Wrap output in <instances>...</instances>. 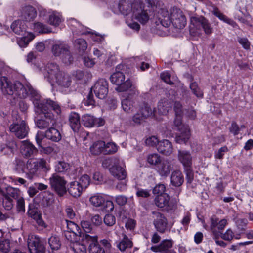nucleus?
<instances>
[{"label": "nucleus", "mask_w": 253, "mask_h": 253, "mask_svg": "<svg viewBox=\"0 0 253 253\" xmlns=\"http://www.w3.org/2000/svg\"><path fill=\"white\" fill-rule=\"evenodd\" d=\"M0 88L4 95L13 98L11 103H16L18 98L30 97L34 105L36 113L43 114L41 119H37L36 124L40 129H44L53 126L56 121L54 115L48 112L52 109L57 114L61 113L59 105L50 99H41L40 95L29 84H23L19 81L11 82L5 77H2L0 80Z\"/></svg>", "instance_id": "nucleus-1"}, {"label": "nucleus", "mask_w": 253, "mask_h": 253, "mask_svg": "<svg viewBox=\"0 0 253 253\" xmlns=\"http://www.w3.org/2000/svg\"><path fill=\"white\" fill-rule=\"evenodd\" d=\"M14 164L15 170L18 173H25L26 177L31 180L37 176L39 168L46 172L50 169V165L43 158H31L26 163L21 159L16 158Z\"/></svg>", "instance_id": "nucleus-2"}, {"label": "nucleus", "mask_w": 253, "mask_h": 253, "mask_svg": "<svg viewBox=\"0 0 253 253\" xmlns=\"http://www.w3.org/2000/svg\"><path fill=\"white\" fill-rule=\"evenodd\" d=\"M157 25L161 24L168 27L171 23L177 28L182 29L186 24V19L183 12L177 8L173 7L170 10V14L165 7L160 8L157 12Z\"/></svg>", "instance_id": "nucleus-3"}, {"label": "nucleus", "mask_w": 253, "mask_h": 253, "mask_svg": "<svg viewBox=\"0 0 253 253\" xmlns=\"http://www.w3.org/2000/svg\"><path fill=\"white\" fill-rule=\"evenodd\" d=\"M47 78L51 84L56 83L61 89L69 88L72 84V78L68 73L60 70L58 65L48 63L46 66Z\"/></svg>", "instance_id": "nucleus-4"}, {"label": "nucleus", "mask_w": 253, "mask_h": 253, "mask_svg": "<svg viewBox=\"0 0 253 253\" xmlns=\"http://www.w3.org/2000/svg\"><path fill=\"white\" fill-rule=\"evenodd\" d=\"M210 229L214 235V239L216 244L221 247H225L227 244L222 240H218V237L221 234L220 231L224 229L227 224V221L226 219H222L219 220L218 218L216 216H212L210 218Z\"/></svg>", "instance_id": "nucleus-5"}, {"label": "nucleus", "mask_w": 253, "mask_h": 253, "mask_svg": "<svg viewBox=\"0 0 253 253\" xmlns=\"http://www.w3.org/2000/svg\"><path fill=\"white\" fill-rule=\"evenodd\" d=\"M89 183V177L84 174L82 176L78 181L70 182L68 185V191L73 197H79L88 187Z\"/></svg>", "instance_id": "nucleus-6"}, {"label": "nucleus", "mask_w": 253, "mask_h": 253, "mask_svg": "<svg viewBox=\"0 0 253 253\" xmlns=\"http://www.w3.org/2000/svg\"><path fill=\"white\" fill-rule=\"evenodd\" d=\"M52 52L55 56H60L63 62L66 65L70 64L73 60L69 46L63 42L59 41L55 43L52 45Z\"/></svg>", "instance_id": "nucleus-7"}, {"label": "nucleus", "mask_w": 253, "mask_h": 253, "mask_svg": "<svg viewBox=\"0 0 253 253\" xmlns=\"http://www.w3.org/2000/svg\"><path fill=\"white\" fill-rule=\"evenodd\" d=\"M111 82L117 86L116 90L118 92L126 91L132 86L130 80L127 79L126 81L124 73L119 71H116L110 76Z\"/></svg>", "instance_id": "nucleus-8"}, {"label": "nucleus", "mask_w": 253, "mask_h": 253, "mask_svg": "<svg viewBox=\"0 0 253 253\" xmlns=\"http://www.w3.org/2000/svg\"><path fill=\"white\" fill-rule=\"evenodd\" d=\"M9 130L19 139H23L27 136L29 127L24 120L17 118L9 126Z\"/></svg>", "instance_id": "nucleus-9"}, {"label": "nucleus", "mask_w": 253, "mask_h": 253, "mask_svg": "<svg viewBox=\"0 0 253 253\" xmlns=\"http://www.w3.org/2000/svg\"><path fill=\"white\" fill-rule=\"evenodd\" d=\"M50 185L58 195L61 196L66 193V181L57 173H53L49 178Z\"/></svg>", "instance_id": "nucleus-10"}, {"label": "nucleus", "mask_w": 253, "mask_h": 253, "mask_svg": "<svg viewBox=\"0 0 253 253\" xmlns=\"http://www.w3.org/2000/svg\"><path fill=\"white\" fill-rule=\"evenodd\" d=\"M91 204L95 207H100L102 211L107 212L112 211L114 209V204L112 201L105 200L103 195L97 194L92 196L89 198Z\"/></svg>", "instance_id": "nucleus-11"}, {"label": "nucleus", "mask_w": 253, "mask_h": 253, "mask_svg": "<svg viewBox=\"0 0 253 253\" xmlns=\"http://www.w3.org/2000/svg\"><path fill=\"white\" fill-rule=\"evenodd\" d=\"M190 30L195 28L197 29H200L202 27L205 34H211L212 33V28L210 24L203 16H192L190 18Z\"/></svg>", "instance_id": "nucleus-12"}, {"label": "nucleus", "mask_w": 253, "mask_h": 253, "mask_svg": "<svg viewBox=\"0 0 253 253\" xmlns=\"http://www.w3.org/2000/svg\"><path fill=\"white\" fill-rule=\"evenodd\" d=\"M27 244L31 253H45L44 242L38 236H29Z\"/></svg>", "instance_id": "nucleus-13"}, {"label": "nucleus", "mask_w": 253, "mask_h": 253, "mask_svg": "<svg viewBox=\"0 0 253 253\" xmlns=\"http://www.w3.org/2000/svg\"><path fill=\"white\" fill-rule=\"evenodd\" d=\"M156 206L160 208H165L168 211L174 210L176 208V202L170 200L169 196L167 194L157 195L154 200Z\"/></svg>", "instance_id": "nucleus-14"}, {"label": "nucleus", "mask_w": 253, "mask_h": 253, "mask_svg": "<svg viewBox=\"0 0 253 253\" xmlns=\"http://www.w3.org/2000/svg\"><path fill=\"white\" fill-rule=\"evenodd\" d=\"M82 241L88 243V253H105L104 249L98 243L96 235L84 234Z\"/></svg>", "instance_id": "nucleus-15"}, {"label": "nucleus", "mask_w": 253, "mask_h": 253, "mask_svg": "<svg viewBox=\"0 0 253 253\" xmlns=\"http://www.w3.org/2000/svg\"><path fill=\"white\" fill-rule=\"evenodd\" d=\"M108 84L107 81L104 79L98 80L92 87L96 96L101 99H104L108 92Z\"/></svg>", "instance_id": "nucleus-16"}, {"label": "nucleus", "mask_w": 253, "mask_h": 253, "mask_svg": "<svg viewBox=\"0 0 253 253\" xmlns=\"http://www.w3.org/2000/svg\"><path fill=\"white\" fill-rule=\"evenodd\" d=\"M173 241L172 239H164L158 245L153 246L151 247V251L161 253H176L172 249Z\"/></svg>", "instance_id": "nucleus-17"}, {"label": "nucleus", "mask_w": 253, "mask_h": 253, "mask_svg": "<svg viewBox=\"0 0 253 253\" xmlns=\"http://www.w3.org/2000/svg\"><path fill=\"white\" fill-rule=\"evenodd\" d=\"M113 165L109 169L111 174L118 180L124 179L126 175L124 168L120 166V161L117 158L112 159Z\"/></svg>", "instance_id": "nucleus-18"}, {"label": "nucleus", "mask_w": 253, "mask_h": 253, "mask_svg": "<svg viewBox=\"0 0 253 253\" xmlns=\"http://www.w3.org/2000/svg\"><path fill=\"white\" fill-rule=\"evenodd\" d=\"M153 224L156 230L160 233L165 232L167 226L168 222L165 216L159 212H153Z\"/></svg>", "instance_id": "nucleus-19"}, {"label": "nucleus", "mask_w": 253, "mask_h": 253, "mask_svg": "<svg viewBox=\"0 0 253 253\" xmlns=\"http://www.w3.org/2000/svg\"><path fill=\"white\" fill-rule=\"evenodd\" d=\"M82 121L83 124L88 127H99L103 126L105 124V121L102 118H95L93 116L88 114L83 115Z\"/></svg>", "instance_id": "nucleus-20"}, {"label": "nucleus", "mask_w": 253, "mask_h": 253, "mask_svg": "<svg viewBox=\"0 0 253 253\" xmlns=\"http://www.w3.org/2000/svg\"><path fill=\"white\" fill-rule=\"evenodd\" d=\"M133 16L142 24L146 23L149 19V15L146 10L143 9L142 4L136 7L133 5Z\"/></svg>", "instance_id": "nucleus-21"}, {"label": "nucleus", "mask_w": 253, "mask_h": 253, "mask_svg": "<svg viewBox=\"0 0 253 253\" xmlns=\"http://www.w3.org/2000/svg\"><path fill=\"white\" fill-rule=\"evenodd\" d=\"M21 143L20 151L24 157H30L37 153V148L29 141H22Z\"/></svg>", "instance_id": "nucleus-22"}, {"label": "nucleus", "mask_w": 253, "mask_h": 253, "mask_svg": "<svg viewBox=\"0 0 253 253\" xmlns=\"http://www.w3.org/2000/svg\"><path fill=\"white\" fill-rule=\"evenodd\" d=\"M177 158L184 168H191L192 165V157L189 151L179 150L178 151Z\"/></svg>", "instance_id": "nucleus-23"}, {"label": "nucleus", "mask_w": 253, "mask_h": 253, "mask_svg": "<svg viewBox=\"0 0 253 253\" xmlns=\"http://www.w3.org/2000/svg\"><path fill=\"white\" fill-rule=\"evenodd\" d=\"M156 169L161 176H167L172 169L171 162L169 160H162L156 166Z\"/></svg>", "instance_id": "nucleus-24"}, {"label": "nucleus", "mask_w": 253, "mask_h": 253, "mask_svg": "<svg viewBox=\"0 0 253 253\" xmlns=\"http://www.w3.org/2000/svg\"><path fill=\"white\" fill-rule=\"evenodd\" d=\"M37 15V12L35 9L31 6H26L22 7L20 17L23 20L26 21H31L33 20Z\"/></svg>", "instance_id": "nucleus-25"}, {"label": "nucleus", "mask_w": 253, "mask_h": 253, "mask_svg": "<svg viewBox=\"0 0 253 253\" xmlns=\"http://www.w3.org/2000/svg\"><path fill=\"white\" fill-rule=\"evenodd\" d=\"M158 151L165 155H169L173 151L171 142L168 140L159 141L157 145Z\"/></svg>", "instance_id": "nucleus-26"}, {"label": "nucleus", "mask_w": 253, "mask_h": 253, "mask_svg": "<svg viewBox=\"0 0 253 253\" xmlns=\"http://www.w3.org/2000/svg\"><path fill=\"white\" fill-rule=\"evenodd\" d=\"M121 105L123 110L127 113H131L135 109L134 100L130 96L124 97L122 99Z\"/></svg>", "instance_id": "nucleus-27"}, {"label": "nucleus", "mask_w": 253, "mask_h": 253, "mask_svg": "<svg viewBox=\"0 0 253 253\" xmlns=\"http://www.w3.org/2000/svg\"><path fill=\"white\" fill-rule=\"evenodd\" d=\"M0 193L3 196L17 199L21 197V191L17 188L10 186L7 187L3 190L0 187Z\"/></svg>", "instance_id": "nucleus-28"}, {"label": "nucleus", "mask_w": 253, "mask_h": 253, "mask_svg": "<svg viewBox=\"0 0 253 253\" xmlns=\"http://www.w3.org/2000/svg\"><path fill=\"white\" fill-rule=\"evenodd\" d=\"M178 133L175 137V141L177 143H186L190 138V130L188 126H184L182 130H178Z\"/></svg>", "instance_id": "nucleus-29"}, {"label": "nucleus", "mask_w": 253, "mask_h": 253, "mask_svg": "<svg viewBox=\"0 0 253 253\" xmlns=\"http://www.w3.org/2000/svg\"><path fill=\"white\" fill-rule=\"evenodd\" d=\"M212 13L220 20L232 26L233 27H236L238 26L235 21L221 13L217 7L213 6Z\"/></svg>", "instance_id": "nucleus-30"}, {"label": "nucleus", "mask_w": 253, "mask_h": 253, "mask_svg": "<svg viewBox=\"0 0 253 253\" xmlns=\"http://www.w3.org/2000/svg\"><path fill=\"white\" fill-rule=\"evenodd\" d=\"M11 28L17 35H24L26 34V25L23 21L19 20L13 22Z\"/></svg>", "instance_id": "nucleus-31"}, {"label": "nucleus", "mask_w": 253, "mask_h": 253, "mask_svg": "<svg viewBox=\"0 0 253 253\" xmlns=\"http://www.w3.org/2000/svg\"><path fill=\"white\" fill-rule=\"evenodd\" d=\"M69 123L71 127L75 132L79 130L80 127V116L78 113L72 112L69 116Z\"/></svg>", "instance_id": "nucleus-32"}, {"label": "nucleus", "mask_w": 253, "mask_h": 253, "mask_svg": "<svg viewBox=\"0 0 253 253\" xmlns=\"http://www.w3.org/2000/svg\"><path fill=\"white\" fill-rule=\"evenodd\" d=\"M171 183L175 186H180L184 182V178L180 170L172 172L170 177Z\"/></svg>", "instance_id": "nucleus-33"}, {"label": "nucleus", "mask_w": 253, "mask_h": 253, "mask_svg": "<svg viewBox=\"0 0 253 253\" xmlns=\"http://www.w3.org/2000/svg\"><path fill=\"white\" fill-rule=\"evenodd\" d=\"M17 145L14 141L10 140L0 145V151L5 155L13 153Z\"/></svg>", "instance_id": "nucleus-34"}, {"label": "nucleus", "mask_w": 253, "mask_h": 253, "mask_svg": "<svg viewBox=\"0 0 253 253\" xmlns=\"http://www.w3.org/2000/svg\"><path fill=\"white\" fill-rule=\"evenodd\" d=\"M105 142L103 141H97L90 147V151L92 154L98 155L100 154H104Z\"/></svg>", "instance_id": "nucleus-35"}, {"label": "nucleus", "mask_w": 253, "mask_h": 253, "mask_svg": "<svg viewBox=\"0 0 253 253\" xmlns=\"http://www.w3.org/2000/svg\"><path fill=\"white\" fill-rule=\"evenodd\" d=\"M123 239L117 245V248L122 252L130 249L133 246L132 242L126 234H123Z\"/></svg>", "instance_id": "nucleus-36"}, {"label": "nucleus", "mask_w": 253, "mask_h": 253, "mask_svg": "<svg viewBox=\"0 0 253 253\" xmlns=\"http://www.w3.org/2000/svg\"><path fill=\"white\" fill-rule=\"evenodd\" d=\"M45 137L53 141L58 142L61 139L60 132L53 127H50L45 134Z\"/></svg>", "instance_id": "nucleus-37"}, {"label": "nucleus", "mask_w": 253, "mask_h": 253, "mask_svg": "<svg viewBox=\"0 0 253 253\" xmlns=\"http://www.w3.org/2000/svg\"><path fill=\"white\" fill-rule=\"evenodd\" d=\"M171 106L168 100L165 99H161L158 103L157 111L161 115H165L168 112Z\"/></svg>", "instance_id": "nucleus-38"}, {"label": "nucleus", "mask_w": 253, "mask_h": 253, "mask_svg": "<svg viewBox=\"0 0 253 253\" xmlns=\"http://www.w3.org/2000/svg\"><path fill=\"white\" fill-rule=\"evenodd\" d=\"M42 204L44 206L51 205L54 201V195L49 192H45L42 194Z\"/></svg>", "instance_id": "nucleus-39"}, {"label": "nucleus", "mask_w": 253, "mask_h": 253, "mask_svg": "<svg viewBox=\"0 0 253 253\" xmlns=\"http://www.w3.org/2000/svg\"><path fill=\"white\" fill-rule=\"evenodd\" d=\"M73 44L74 48L79 52H84L87 47L86 42L82 38L76 39L73 42Z\"/></svg>", "instance_id": "nucleus-40"}, {"label": "nucleus", "mask_w": 253, "mask_h": 253, "mask_svg": "<svg viewBox=\"0 0 253 253\" xmlns=\"http://www.w3.org/2000/svg\"><path fill=\"white\" fill-rule=\"evenodd\" d=\"M34 35L31 33H27L25 36L17 40V43L21 47L26 46L34 38Z\"/></svg>", "instance_id": "nucleus-41"}, {"label": "nucleus", "mask_w": 253, "mask_h": 253, "mask_svg": "<svg viewBox=\"0 0 253 253\" xmlns=\"http://www.w3.org/2000/svg\"><path fill=\"white\" fill-rule=\"evenodd\" d=\"M62 22L61 15L56 12H53L49 16L48 23L52 25L58 26Z\"/></svg>", "instance_id": "nucleus-42"}, {"label": "nucleus", "mask_w": 253, "mask_h": 253, "mask_svg": "<svg viewBox=\"0 0 253 253\" xmlns=\"http://www.w3.org/2000/svg\"><path fill=\"white\" fill-rule=\"evenodd\" d=\"M118 149V146L113 142L105 143L104 148V154H111L116 153Z\"/></svg>", "instance_id": "nucleus-43"}, {"label": "nucleus", "mask_w": 253, "mask_h": 253, "mask_svg": "<svg viewBox=\"0 0 253 253\" xmlns=\"http://www.w3.org/2000/svg\"><path fill=\"white\" fill-rule=\"evenodd\" d=\"M71 247L75 253H86V248L84 243L75 242L71 245Z\"/></svg>", "instance_id": "nucleus-44"}, {"label": "nucleus", "mask_w": 253, "mask_h": 253, "mask_svg": "<svg viewBox=\"0 0 253 253\" xmlns=\"http://www.w3.org/2000/svg\"><path fill=\"white\" fill-rule=\"evenodd\" d=\"M81 225L83 230L85 232V233H82V237H83L84 234H88V233H94V229L89 221L84 220H82L81 222Z\"/></svg>", "instance_id": "nucleus-45"}, {"label": "nucleus", "mask_w": 253, "mask_h": 253, "mask_svg": "<svg viewBox=\"0 0 253 253\" xmlns=\"http://www.w3.org/2000/svg\"><path fill=\"white\" fill-rule=\"evenodd\" d=\"M34 29L40 33H48L51 32V28L40 22L35 23L34 25Z\"/></svg>", "instance_id": "nucleus-46"}, {"label": "nucleus", "mask_w": 253, "mask_h": 253, "mask_svg": "<svg viewBox=\"0 0 253 253\" xmlns=\"http://www.w3.org/2000/svg\"><path fill=\"white\" fill-rule=\"evenodd\" d=\"M48 243L52 250L58 249L61 245L59 238L56 235H52L48 239Z\"/></svg>", "instance_id": "nucleus-47"}, {"label": "nucleus", "mask_w": 253, "mask_h": 253, "mask_svg": "<svg viewBox=\"0 0 253 253\" xmlns=\"http://www.w3.org/2000/svg\"><path fill=\"white\" fill-rule=\"evenodd\" d=\"M67 231L73 233L82 234L80 227L74 222L66 220Z\"/></svg>", "instance_id": "nucleus-48"}, {"label": "nucleus", "mask_w": 253, "mask_h": 253, "mask_svg": "<svg viewBox=\"0 0 253 253\" xmlns=\"http://www.w3.org/2000/svg\"><path fill=\"white\" fill-rule=\"evenodd\" d=\"M70 169L69 165L64 162H58L55 166V170L58 173H63Z\"/></svg>", "instance_id": "nucleus-49"}, {"label": "nucleus", "mask_w": 253, "mask_h": 253, "mask_svg": "<svg viewBox=\"0 0 253 253\" xmlns=\"http://www.w3.org/2000/svg\"><path fill=\"white\" fill-rule=\"evenodd\" d=\"M136 5L133 4L131 7L126 3V1H121L119 4V8L120 11L124 15L128 14L133 8V5Z\"/></svg>", "instance_id": "nucleus-50"}, {"label": "nucleus", "mask_w": 253, "mask_h": 253, "mask_svg": "<svg viewBox=\"0 0 253 253\" xmlns=\"http://www.w3.org/2000/svg\"><path fill=\"white\" fill-rule=\"evenodd\" d=\"M190 88L193 93L198 98L203 97V93L196 82L192 83L190 85Z\"/></svg>", "instance_id": "nucleus-51"}, {"label": "nucleus", "mask_w": 253, "mask_h": 253, "mask_svg": "<svg viewBox=\"0 0 253 253\" xmlns=\"http://www.w3.org/2000/svg\"><path fill=\"white\" fill-rule=\"evenodd\" d=\"M65 236L66 238L72 243V245L75 242H77L78 237L82 238V234L73 233L69 231L65 232Z\"/></svg>", "instance_id": "nucleus-52"}, {"label": "nucleus", "mask_w": 253, "mask_h": 253, "mask_svg": "<svg viewBox=\"0 0 253 253\" xmlns=\"http://www.w3.org/2000/svg\"><path fill=\"white\" fill-rule=\"evenodd\" d=\"M147 161L149 164L151 165L157 166L159 163L161 161L158 154L153 153L149 154L147 157Z\"/></svg>", "instance_id": "nucleus-53"}, {"label": "nucleus", "mask_w": 253, "mask_h": 253, "mask_svg": "<svg viewBox=\"0 0 253 253\" xmlns=\"http://www.w3.org/2000/svg\"><path fill=\"white\" fill-rule=\"evenodd\" d=\"M237 42L242 45V47L246 50L250 49V42L247 38L238 37Z\"/></svg>", "instance_id": "nucleus-54"}, {"label": "nucleus", "mask_w": 253, "mask_h": 253, "mask_svg": "<svg viewBox=\"0 0 253 253\" xmlns=\"http://www.w3.org/2000/svg\"><path fill=\"white\" fill-rule=\"evenodd\" d=\"M104 222L108 226H112L116 223L115 217L112 214H106L104 218Z\"/></svg>", "instance_id": "nucleus-55"}, {"label": "nucleus", "mask_w": 253, "mask_h": 253, "mask_svg": "<svg viewBox=\"0 0 253 253\" xmlns=\"http://www.w3.org/2000/svg\"><path fill=\"white\" fill-rule=\"evenodd\" d=\"M2 205L6 210H10L13 207V200L10 197L3 196Z\"/></svg>", "instance_id": "nucleus-56"}, {"label": "nucleus", "mask_w": 253, "mask_h": 253, "mask_svg": "<svg viewBox=\"0 0 253 253\" xmlns=\"http://www.w3.org/2000/svg\"><path fill=\"white\" fill-rule=\"evenodd\" d=\"M174 124L177 130H182L184 126H188L187 125L183 124L182 123L181 115H176V118L174 120Z\"/></svg>", "instance_id": "nucleus-57"}, {"label": "nucleus", "mask_w": 253, "mask_h": 253, "mask_svg": "<svg viewBox=\"0 0 253 253\" xmlns=\"http://www.w3.org/2000/svg\"><path fill=\"white\" fill-rule=\"evenodd\" d=\"M28 214L33 219H35L41 215V214L39 213L38 209L35 208L32 205H30L29 206Z\"/></svg>", "instance_id": "nucleus-58"}, {"label": "nucleus", "mask_w": 253, "mask_h": 253, "mask_svg": "<svg viewBox=\"0 0 253 253\" xmlns=\"http://www.w3.org/2000/svg\"><path fill=\"white\" fill-rule=\"evenodd\" d=\"M10 249V242L8 240L0 241V251L2 253L8 252Z\"/></svg>", "instance_id": "nucleus-59"}, {"label": "nucleus", "mask_w": 253, "mask_h": 253, "mask_svg": "<svg viewBox=\"0 0 253 253\" xmlns=\"http://www.w3.org/2000/svg\"><path fill=\"white\" fill-rule=\"evenodd\" d=\"M141 111V114L144 118L149 117L154 114V110L150 106L147 105L142 108Z\"/></svg>", "instance_id": "nucleus-60"}, {"label": "nucleus", "mask_w": 253, "mask_h": 253, "mask_svg": "<svg viewBox=\"0 0 253 253\" xmlns=\"http://www.w3.org/2000/svg\"><path fill=\"white\" fill-rule=\"evenodd\" d=\"M90 220L92 225L94 226H99L102 223V219L98 214L92 215Z\"/></svg>", "instance_id": "nucleus-61"}, {"label": "nucleus", "mask_w": 253, "mask_h": 253, "mask_svg": "<svg viewBox=\"0 0 253 253\" xmlns=\"http://www.w3.org/2000/svg\"><path fill=\"white\" fill-rule=\"evenodd\" d=\"M159 141L157 137L155 136H149L145 140V143L149 146H154L156 144L158 145Z\"/></svg>", "instance_id": "nucleus-62"}, {"label": "nucleus", "mask_w": 253, "mask_h": 253, "mask_svg": "<svg viewBox=\"0 0 253 253\" xmlns=\"http://www.w3.org/2000/svg\"><path fill=\"white\" fill-rule=\"evenodd\" d=\"M161 78L165 83L169 84H172L173 82L170 80V75L168 72H164L161 74Z\"/></svg>", "instance_id": "nucleus-63"}, {"label": "nucleus", "mask_w": 253, "mask_h": 253, "mask_svg": "<svg viewBox=\"0 0 253 253\" xmlns=\"http://www.w3.org/2000/svg\"><path fill=\"white\" fill-rule=\"evenodd\" d=\"M234 233L233 231L228 229L226 230L225 233L221 234V238L226 241H231L234 237Z\"/></svg>", "instance_id": "nucleus-64"}]
</instances>
